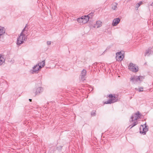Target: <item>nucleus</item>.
<instances>
[{"mask_svg": "<svg viewBox=\"0 0 153 153\" xmlns=\"http://www.w3.org/2000/svg\"><path fill=\"white\" fill-rule=\"evenodd\" d=\"M137 118L136 117H134L133 115H132L129 120V122L131 124L129 125L128 128H130V129L131 128L135 126L137 124Z\"/></svg>", "mask_w": 153, "mask_h": 153, "instance_id": "1", "label": "nucleus"}, {"mask_svg": "<svg viewBox=\"0 0 153 153\" xmlns=\"http://www.w3.org/2000/svg\"><path fill=\"white\" fill-rule=\"evenodd\" d=\"M27 37H25L20 34L17 39L16 44L18 46H20L27 40Z\"/></svg>", "mask_w": 153, "mask_h": 153, "instance_id": "2", "label": "nucleus"}, {"mask_svg": "<svg viewBox=\"0 0 153 153\" xmlns=\"http://www.w3.org/2000/svg\"><path fill=\"white\" fill-rule=\"evenodd\" d=\"M148 131V127L146 126V122L143 125H141L140 128V133L143 134V135H145L146 132Z\"/></svg>", "mask_w": 153, "mask_h": 153, "instance_id": "3", "label": "nucleus"}, {"mask_svg": "<svg viewBox=\"0 0 153 153\" xmlns=\"http://www.w3.org/2000/svg\"><path fill=\"white\" fill-rule=\"evenodd\" d=\"M130 80L132 82L135 83L138 81H142V76H132L130 78Z\"/></svg>", "mask_w": 153, "mask_h": 153, "instance_id": "4", "label": "nucleus"}, {"mask_svg": "<svg viewBox=\"0 0 153 153\" xmlns=\"http://www.w3.org/2000/svg\"><path fill=\"white\" fill-rule=\"evenodd\" d=\"M116 58L117 60L118 61H121L122 60L124 57V56L123 55V53L121 51L117 53H116Z\"/></svg>", "mask_w": 153, "mask_h": 153, "instance_id": "5", "label": "nucleus"}, {"mask_svg": "<svg viewBox=\"0 0 153 153\" xmlns=\"http://www.w3.org/2000/svg\"><path fill=\"white\" fill-rule=\"evenodd\" d=\"M128 68L130 70L133 72H136L138 71V67L132 63H130Z\"/></svg>", "mask_w": 153, "mask_h": 153, "instance_id": "6", "label": "nucleus"}, {"mask_svg": "<svg viewBox=\"0 0 153 153\" xmlns=\"http://www.w3.org/2000/svg\"><path fill=\"white\" fill-rule=\"evenodd\" d=\"M39 64H37L36 65H34L32 69L30 70V72L33 74L37 72L39 69L42 68V67H41V66H39Z\"/></svg>", "mask_w": 153, "mask_h": 153, "instance_id": "7", "label": "nucleus"}, {"mask_svg": "<svg viewBox=\"0 0 153 153\" xmlns=\"http://www.w3.org/2000/svg\"><path fill=\"white\" fill-rule=\"evenodd\" d=\"M86 73L87 71L85 69H83L80 75V77L81 80L82 81H84L86 80Z\"/></svg>", "mask_w": 153, "mask_h": 153, "instance_id": "8", "label": "nucleus"}, {"mask_svg": "<svg viewBox=\"0 0 153 153\" xmlns=\"http://www.w3.org/2000/svg\"><path fill=\"white\" fill-rule=\"evenodd\" d=\"M109 97L111 98L105 102V104H111L115 102L114 99L115 98V97L113 95L111 94L109 95Z\"/></svg>", "mask_w": 153, "mask_h": 153, "instance_id": "9", "label": "nucleus"}, {"mask_svg": "<svg viewBox=\"0 0 153 153\" xmlns=\"http://www.w3.org/2000/svg\"><path fill=\"white\" fill-rule=\"evenodd\" d=\"M43 90V88L41 87H39L33 90V92L35 94V95H39Z\"/></svg>", "mask_w": 153, "mask_h": 153, "instance_id": "10", "label": "nucleus"}, {"mask_svg": "<svg viewBox=\"0 0 153 153\" xmlns=\"http://www.w3.org/2000/svg\"><path fill=\"white\" fill-rule=\"evenodd\" d=\"M27 24H26L25 28L23 29V30L22 31V32L21 33L20 35H22L23 36L25 37H27V29L28 28H27Z\"/></svg>", "mask_w": 153, "mask_h": 153, "instance_id": "11", "label": "nucleus"}, {"mask_svg": "<svg viewBox=\"0 0 153 153\" xmlns=\"http://www.w3.org/2000/svg\"><path fill=\"white\" fill-rule=\"evenodd\" d=\"M91 14H92V13H90L88 15L82 16L83 24H85L88 22L90 18V16Z\"/></svg>", "mask_w": 153, "mask_h": 153, "instance_id": "12", "label": "nucleus"}, {"mask_svg": "<svg viewBox=\"0 0 153 153\" xmlns=\"http://www.w3.org/2000/svg\"><path fill=\"white\" fill-rule=\"evenodd\" d=\"M120 21V19L119 18H117L114 19L113 21L112 25L113 26H116L119 23Z\"/></svg>", "mask_w": 153, "mask_h": 153, "instance_id": "13", "label": "nucleus"}, {"mask_svg": "<svg viewBox=\"0 0 153 153\" xmlns=\"http://www.w3.org/2000/svg\"><path fill=\"white\" fill-rule=\"evenodd\" d=\"M151 47H149L148 49L146 50L145 53V56L146 55L149 56L150 54H152V53H153V52L151 51Z\"/></svg>", "mask_w": 153, "mask_h": 153, "instance_id": "14", "label": "nucleus"}, {"mask_svg": "<svg viewBox=\"0 0 153 153\" xmlns=\"http://www.w3.org/2000/svg\"><path fill=\"white\" fill-rule=\"evenodd\" d=\"M102 22L100 21H97L96 22V24L94 25V27L98 28L101 26Z\"/></svg>", "mask_w": 153, "mask_h": 153, "instance_id": "15", "label": "nucleus"}, {"mask_svg": "<svg viewBox=\"0 0 153 153\" xmlns=\"http://www.w3.org/2000/svg\"><path fill=\"white\" fill-rule=\"evenodd\" d=\"M118 4L116 2L113 3L111 4L112 9L114 10H116L117 9Z\"/></svg>", "mask_w": 153, "mask_h": 153, "instance_id": "16", "label": "nucleus"}, {"mask_svg": "<svg viewBox=\"0 0 153 153\" xmlns=\"http://www.w3.org/2000/svg\"><path fill=\"white\" fill-rule=\"evenodd\" d=\"M5 59L3 56L0 54V65H1L4 62Z\"/></svg>", "mask_w": 153, "mask_h": 153, "instance_id": "17", "label": "nucleus"}, {"mask_svg": "<svg viewBox=\"0 0 153 153\" xmlns=\"http://www.w3.org/2000/svg\"><path fill=\"white\" fill-rule=\"evenodd\" d=\"M133 115L134 116V118H135V117H136V118H137V119L141 116L140 114L139 111L135 113L134 115Z\"/></svg>", "mask_w": 153, "mask_h": 153, "instance_id": "18", "label": "nucleus"}, {"mask_svg": "<svg viewBox=\"0 0 153 153\" xmlns=\"http://www.w3.org/2000/svg\"><path fill=\"white\" fill-rule=\"evenodd\" d=\"M45 60L42 61V62L38 64H39V65L38 66H41L42 68L45 65Z\"/></svg>", "mask_w": 153, "mask_h": 153, "instance_id": "19", "label": "nucleus"}, {"mask_svg": "<svg viewBox=\"0 0 153 153\" xmlns=\"http://www.w3.org/2000/svg\"><path fill=\"white\" fill-rule=\"evenodd\" d=\"M82 19H83V18H82V16L80 18H78L77 19V21L79 23H83V22Z\"/></svg>", "mask_w": 153, "mask_h": 153, "instance_id": "20", "label": "nucleus"}, {"mask_svg": "<svg viewBox=\"0 0 153 153\" xmlns=\"http://www.w3.org/2000/svg\"><path fill=\"white\" fill-rule=\"evenodd\" d=\"M142 1H140L138 3H137L136 5V7L138 8L142 4Z\"/></svg>", "mask_w": 153, "mask_h": 153, "instance_id": "21", "label": "nucleus"}, {"mask_svg": "<svg viewBox=\"0 0 153 153\" xmlns=\"http://www.w3.org/2000/svg\"><path fill=\"white\" fill-rule=\"evenodd\" d=\"M143 91V87H140L139 88V91L141 92Z\"/></svg>", "mask_w": 153, "mask_h": 153, "instance_id": "22", "label": "nucleus"}, {"mask_svg": "<svg viewBox=\"0 0 153 153\" xmlns=\"http://www.w3.org/2000/svg\"><path fill=\"white\" fill-rule=\"evenodd\" d=\"M95 115H96V113H95V112L93 111L91 112V115L92 116H95Z\"/></svg>", "mask_w": 153, "mask_h": 153, "instance_id": "23", "label": "nucleus"}, {"mask_svg": "<svg viewBox=\"0 0 153 153\" xmlns=\"http://www.w3.org/2000/svg\"><path fill=\"white\" fill-rule=\"evenodd\" d=\"M47 44L48 45H50L51 44V41H48L47 42Z\"/></svg>", "mask_w": 153, "mask_h": 153, "instance_id": "24", "label": "nucleus"}, {"mask_svg": "<svg viewBox=\"0 0 153 153\" xmlns=\"http://www.w3.org/2000/svg\"><path fill=\"white\" fill-rule=\"evenodd\" d=\"M97 64H98V63H97V62H95V63H94L93 64V65H94V66H95V65H96V66H97ZM94 67L95 68V66H94Z\"/></svg>", "mask_w": 153, "mask_h": 153, "instance_id": "25", "label": "nucleus"}, {"mask_svg": "<svg viewBox=\"0 0 153 153\" xmlns=\"http://www.w3.org/2000/svg\"><path fill=\"white\" fill-rule=\"evenodd\" d=\"M92 13V14H91L90 16H90H93V13Z\"/></svg>", "mask_w": 153, "mask_h": 153, "instance_id": "26", "label": "nucleus"}, {"mask_svg": "<svg viewBox=\"0 0 153 153\" xmlns=\"http://www.w3.org/2000/svg\"><path fill=\"white\" fill-rule=\"evenodd\" d=\"M5 85L7 87H8V85L6 83H5Z\"/></svg>", "mask_w": 153, "mask_h": 153, "instance_id": "27", "label": "nucleus"}, {"mask_svg": "<svg viewBox=\"0 0 153 153\" xmlns=\"http://www.w3.org/2000/svg\"><path fill=\"white\" fill-rule=\"evenodd\" d=\"M29 100L31 102V101L32 99H29Z\"/></svg>", "mask_w": 153, "mask_h": 153, "instance_id": "28", "label": "nucleus"}, {"mask_svg": "<svg viewBox=\"0 0 153 153\" xmlns=\"http://www.w3.org/2000/svg\"><path fill=\"white\" fill-rule=\"evenodd\" d=\"M153 5V2H152V4H151V5L152 6V5Z\"/></svg>", "mask_w": 153, "mask_h": 153, "instance_id": "29", "label": "nucleus"}, {"mask_svg": "<svg viewBox=\"0 0 153 153\" xmlns=\"http://www.w3.org/2000/svg\"><path fill=\"white\" fill-rule=\"evenodd\" d=\"M145 64H146V63H145Z\"/></svg>", "mask_w": 153, "mask_h": 153, "instance_id": "30", "label": "nucleus"}]
</instances>
